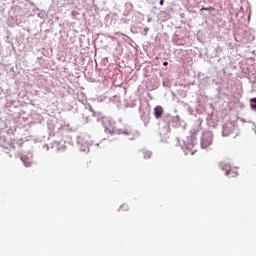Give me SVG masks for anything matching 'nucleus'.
I'll use <instances>...</instances> for the list:
<instances>
[{
    "instance_id": "1",
    "label": "nucleus",
    "mask_w": 256,
    "mask_h": 256,
    "mask_svg": "<svg viewBox=\"0 0 256 256\" xmlns=\"http://www.w3.org/2000/svg\"><path fill=\"white\" fill-rule=\"evenodd\" d=\"M225 170H226V175L228 177H237V175H239V171H237V168L235 167H231L229 164L224 166Z\"/></svg>"
},
{
    "instance_id": "2",
    "label": "nucleus",
    "mask_w": 256,
    "mask_h": 256,
    "mask_svg": "<svg viewBox=\"0 0 256 256\" xmlns=\"http://www.w3.org/2000/svg\"><path fill=\"white\" fill-rule=\"evenodd\" d=\"M213 143V136L211 134H204L202 137V147L206 149V147H209Z\"/></svg>"
},
{
    "instance_id": "3",
    "label": "nucleus",
    "mask_w": 256,
    "mask_h": 256,
    "mask_svg": "<svg viewBox=\"0 0 256 256\" xmlns=\"http://www.w3.org/2000/svg\"><path fill=\"white\" fill-rule=\"evenodd\" d=\"M163 113H165V111L163 110V107L161 106H156L154 108V116L155 119H161L163 117Z\"/></svg>"
},
{
    "instance_id": "4",
    "label": "nucleus",
    "mask_w": 256,
    "mask_h": 256,
    "mask_svg": "<svg viewBox=\"0 0 256 256\" xmlns=\"http://www.w3.org/2000/svg\"><path fill=\"white\" fill-rule=\"evenodd\" d=\"M250 103L251 109L256 110V98H251Z\"/></svg>"
},
{
    "instance_id": "5",
    "label": "nucleus",
    "mask_w": 256,
    "mask_h": 256,
    "mask_svg": "<svg viewBox=\"0 0 256 256\" xmlns=\"http://www.w3.org/2000/svg\"><path fill=\"white\" fill-rule=\"evenodd\" d=\"M200 11H215V7L209 6V7H202Z\"/></svg>"
},
{
    "instance_id": "6",
    "label": "nucleus",
    "mask_w": 256,
    "mask_h": 256,
    "mask_svg": "<svg viewBox=\"0 0 256 256\" xmlns=\"http://www.w3.org/2000/svg\"><path fill=\"white\" fill-rule=\"evenodd\" d=\"M120 210H121V211H129V206H128L127 204H122V205L120 206Z\"/></svg>"
},
{
    "instance_id": "7",
    "label": "nucleus",
    "mask_w": 256,
    "mask_h": 256,
    "mask_svg": "<svg viewBox=\"0 0 256 256\" xmlns=\"http://www.w3.org/2000/svg\"><path fill=\"white\" fill-rule=\"evenodd\" d=\"M144 159H151V152H144Z\"/></svg>"
},
{
    "instance_id": "8",
    "label": "nucleus",
    "mask_w": 256,
    "mask_h": 256,
    "mask_svg": "<svg viewBox=\"0 0 256 256\" xmlns=\"http://www.w3.org/2000/svg\"><path fill=\"white\" fill-rule=\"evenodd\" d=\"M164 67H167L169 65V62H163Z\"/></svg>"
},
{
    "instance_id": "9",
    "label": "nucleus",
    "mask_w": 256,
    "mask_h": 256,
    "mask_svg": "<svg viewBox=\"0 0 256 256\" xmlns=\"http://www.w3.org/2000/svg\"><path fill=\"white\" fill-rule=\"evenodd\" d=\"M160 5H164V3H165V0H160Z\"/></svg>"
},
{
    "instance_id": "10",
    "label": "nucleus",
    "mask_w": 256,
    "mask_h": 256,
    "mask_svg": "<svg viewBox=\"0 0 256 256\" xmlns=\"http://www.w3.org/2000/svg\"><path fill=\"white\" fill-rule=\"evenodd\" d=\"M144 31H145V33H147V31H149V28H145Z\"/></svg>"
},
{
    "instance_id": "11",
    "label": "nucleus",
    "mask_w": 256,
    "mask_h": 256,
    "mask_svg": "<svg viewBox=\"0 0 256 256\" xmlns=\"http://www.w3.org/2000/svg\"><path fill=\"white\" fill-rule=\"evenodd\" d=\"M225 131H226V129L224 128V131H223V133H225Z\"/></svg>"
}]
</instances>
